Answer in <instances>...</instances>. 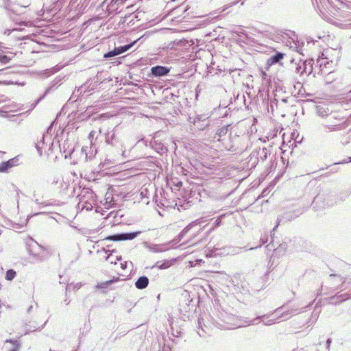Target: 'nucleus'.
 Here are the masks:
<instances>
[{"label": "nucleus", "instance_id": "nucleus-18", "mask_svg": "<svg viewBox=\"0 0 351 351\" xmlns=\"http://www.w3.org/2000/svg\"><path fill=\"white\" fill-rule=\"evenodd\" d=\"M121 259V256H117L115 258L113 257V256L112 254H110L107 256L106 258V261H108L111 264H114L116 265L117 264V262L118 261H120Z\"/></svg>", "mask_w": 351, "mask_h": 351}, {"label": "nucleus", "instance_id": "nucleus-10", "mask_svg": "<svg viewBox=\"0 0 351 351\" xmlns=\"http://www.w3.org/2000/svg\"><path fill=\"white\" fill-rule=\"evenodd\" d=\"M284 58V53L277 52L274 56H271L268 60V62L270 64L278 63Z\"/></svg>", "mask_w": 351, "mask_h": 351}, {"label": "nucleus", "instance_id": "nucleus-34", "mask_svg": "<svg viewBox=\"0 0 351 351\" xmlns=\"http://www.w3.org/2000/svg\"><path fill=\"white\" fill-rule=\"evenodd\" d=\"M221 132L223 133V128L221 130Z\"/></svg>", "mask_w": 351, "mask_h": 351}, {"label": "nucleus", "instance_id": "nucleus-36", "mask_svg": "<svg viewBox=\"0 0 351 351\" xmlns=\"http://www.w3.org/2000/svg\"><path fill=\"white\" fill-rule=\"evenodd\" d=\"M278 224H280V222H278V224L276 225V227H278Z\"/></svg>", "mask_w": 351, "mask_h": 351}, {"label": "nucleus", "instance_id": "nucleus-26", "mask_svg": "<svg viewBox=\"0 0 351 351\" xmlns=\"http://www.w3.org/2000/svg\"><path fill=\"white\" fill-rule=\"evenodd\" d=\"M347 295H348L347 294H342V295L337 296V298H341L340 301L343 302L349 298V297Z\"/></svg>", "mask_w": 351, "mask_h": 351}, {"label": "nucleus", "instance_id": "nucleus-2", "mask_svg": "<svg viewBox=\"0 0 351 351\" xmlns=\"http://www.w3.org/2000/svg\"><path fill=\"white\" fill-rule=\"evenodd\" d=\"M190 122L193 123V125L200 130H204L206 127L209 125L210 121L208 120V117L205 114L198 115L197 117L192 119L190 117Z\"/></svg>", "mask_w": 351, "mask_h": 351}, {"label": "nucleus", "instance_id": "nucleus-4", "mask_svg": "<svg viewBox=\"0 0 351 351\" xmlns=\"http://www.w3.org/2000/svg\"><path fill=\"white\" fill-rule=\"evenodd\" d=\"M141 233V231L134 232L120 233L110 236L109 239L113 241L132 240L137 236H138Z\"/></svg>", "mask_w": 351, "mask_h": 351}, {"label": "nucleus", "instance_id": "nucleus-37", "mask_svg": "<svg viewBox=\"0 0 351 351\" xmlns=\"http://www.w3.org/2000/svg\"><path fill=\"white\" fill-rule=\"evenodd\" d=\"M278 224H280V222H278V224L276 225V227H278Z\"/></svg>", "mask_w": 351, "mask_h": 351}, {"label": "nucleus", "instance_id": "nucleus-5", "mask_svg": "<svg viewBox=\"0 0 351 351\" xmlns=\"http://www.w3.org/2000/svg\"><path fill=\"white\" fill-rule=\"evenodd\" d=\"M135 43H136V40L130 44L125 45L124 46L115 47L112 51H110L106 53L104 55V58H108L114 57L115 56L120 55V54L127 51L128 50H129L134 45Z\"/></svg>", "mask_w": 351, "mask_h": 351}, {"label": "nucleus", "instance_id": "nucleus-31", "mask_svg": "<svg viewBox=\"0 0 351 351\" xmlns=\"http://www.w3.org/2000/svg\"><path fill=\"white\" fill-rule=\"evenodd\" d=\"M285 34L287 36H288L289 38H291V36H295V35H294V33H293V32H289V34H288V33H285Z\"/></svg>", "mask_w": 351, "mask_h": 351}, {"label": "nucleus", "instance_id": "nucleus-30", "mask_svg": "<svg viewBox=\"0 0 351 351\" xmlns=\"http://www.w3.org/2000/svg\"><path fill=\"white\" fill-rule=\"evenodd\" d=\"M332 342V340L331 339H328L327 341H326V348L327 349L329 350V348H330V343Z\"/></svg>", "mask_w": 351, "mask_h": 351}, {"label": "nucleus", "instance_id": "nucleus-7", "mask_svg": "<svg viewBox=\"0 0 351 351\" xmlns=\"http://www.w3.org/2000/svg\"><path fill=\"white\" fill-rule=\"evenodd\" d=\"M170 243H165V244H155V245H149L147 246V248L150 252L153 253H160L162 252L167 251L169 247L167 245H169Z\"/></svg>", "mask_w": 351, "mask_h": 351}, {"label": "nucleus", "instance_id": "nucleus-20", "mask_svg": "<svg viewBox=\"0 0 351 351\" xmlns=\"http://www.w3.org/2000/svg\"><path fill=\"white\" fill-rule=\"evenodd\" d=\"M198 324H199V329H198L197 333L200 337H204V334L206 333V329L203 328V326L202 325L201 320L199 319L198 320Z\"/></svg>", "mask_w": 351, "mask_h": 351}, {"label": "nucleus", "instance_id": "nucleus-27", "mask_svg": "<svg viewBox=\"0 0 351 351\" xmlns=\"http://www.w3.org/2000/svg\"><path fill=\"white\" fill-rule=\"evenodd\" d=\"M330 278L331 279H333V278L335 279V280L337 279L338 281H341L342 280V278L341 277L333 275V274L330 275Z\"/></svg>", "mask_w": 351, "mask_h": 351}, {"label": "nucleus", "instance_id": "nucleus-19", "mask_svg": "<svg viewBox=\"0 0 351 351\" xmlns=\"http://www.w3.org/2000/svg\"><path fill=\"white\" fill-rule=\"evenodd\" d=\"M16 276V271L13 269H9L6 272L5 278L8 280H12Z\"/></svg>", "mask_w": 351, "mask_h": 351}, {"label": "nucleus", "instance_id": "nucleus-33", "mask_svg": "<svg viewBox=\"0 0 351 351\" xmlns=\"http://www.w3.org/2000/svg\"><path fill=\"white\" fill-rule=\"evenodd\" d=\"M125 265H126V263H125V265L121 264V267H122V268H123V269H124V268H125Z\"/></svg>", "mask_w": 351, "mask_h": 351}, {"label": "nucleus", "instance_id": "nucleus-8", "mask_svg": "<svg viewBox=\"0 0 351 351\" xmlns=\"http://www.w3.org/2000/svg\"><path fill=\"white\" fill-rule=\"evenodd\" d=\"M16 159L12 158L0 164V172H6L9 169L16 165Z\"/></svg>", "mask_w": 351, "mask_h": 351}, {"label": "nucleus", "instance_id": "nucleus-23", "mask_svg": "<svg viewBox=\"0 0 351 351\" xmlns=\"http://www.w3.org/2000/svg\"><path fill=\"white\" fill-rule=\"evenodd\" d=\"M158 263H156V265H158ZM169 262H165L163 263L162 265H157V267L159 268V269H167L169 267Z\"/></svg>", "mask_w": 351, "mask_h": 351}, {"label": "nucleus", "instance_id": "nucleus-21", "mask_svg": "<svg viewBox=\"0 0 351 351\" xmlns=\"http://www.w3.org/2000/svg\"><path fill=\"white\" fill-rule=\"evenodd\" d=\"M44 144V135H43L41 141L36 144V148L39 153V155H42V145Z\"/></svg>", "mask_w": 351, "mask_h": 351}, {"label": "nucleus", "instance_id": "nucleus-28", "mask_svg": "<svg viewBox=\"0 0 351 351\" xmlns=\"http://www.w3.org/2000/svg\"><path fill=\"white\" fill-rule=\"evenodd\" d=\"M126 0H111V2H114L117 5L123 4Z\"/></svg>", "mask_w": 351, "mask_h": 351}, {"label": "nucleus", "instance_id": "nucleus-12", "mask_svg": "<svg viewBox=\"0 0 351 351\" xmlns=\"http://www.w3.org/2000/svg\"><path fill=\"white\" fill-rule=\"evenodd\" d=\"M119 280V278H114L112 280H107L106 282H100V283H98L97 285V289H106L108 288L110 285H111L112 283H114V282H117Z\"/></svg>", "mask_w": 351, "mask_h": 351}, {"label": "nucleus", "instance_id": "nucleus-15", "mask_svg": "<svg viewBox=\"0 0 351 351\" xmlns=\"http://www.w3.org/2000/svg\"><path fill=\"white\" fill-rule=\"evenodd\" d=\"M189 230V228L188 227L185 228L180 234L178 236L177 238L174 239L173 241H170L169 243H178V242H180L183 237L184 236V234L187 232V231Z\"/></svg>", "mask_w": 351, "mask_h": 351}, {"label": "nucleus", "instance_id": "nucleus-16", "mask_svg": "<svg viewBox=\"0 0 351 351\" xmlns=\"http://www.w3.org/2000/svg\"><path fill=\"white\" fill-rule=\"evenodd\" d=\"M317 113L322 117H325L328 115V110L323 107L318 106L317 108Z\"/></svg>", "mask_w": 351, "mask_h": 351}, {"label": "nucleus", "instance_id": "nucleus-35", "mask_svg": "<svg viewBox=\"0 0 351 351\" xmlns=\"http://www.w3.org/2000/svg\"><path fill=\"white\" fill-rule=\"evenodd\" d=\"M278 224H280V222H278V224L276 225V227H278Z\"/></svg>", "mask_w": 351, "mask_h": 351}, {"label": "nucleus", "instance_id": "nucleus-24", "mask_svg": "<svg viewBox=\"0 0 351 351\" xmlns=\"http://www.w3.org/2000/svg\"><path fill=\"white\" fill-rule=\"evenodd\" d=\"M156 149L158 150V152H165L167 151V149L166 147L163 146L162 145H160L158 144V147H156Z\"/></svg>", "mask_w": 351, "mask_h": 351}, {"label": "nucleus", "instance_id": "nucleus-9", "mask_svg": "<svg viewBox=\"0 0 351 351\" xmlns=\"http://www.w3.org/2000/svg\"><path fill=\"white\" fill-rule=\"evenodd\" d=\"M149 279L146 276H141L135 282V286L138 289H143L148 286Z\"/></svg>", "mask_w": 351, "mask_h": 351}, {"label": "nucleus", "instance_id": "nucleus-14", "mask_svg": "<svg viewBox=\"0 0 351 351\" xmlns=\"http://www.w3.org/2000/svg\"><path fill=\"white\" fill-rule=\"evenodd\" d=\"M88 88V86L87 83L84 84L80 87H79L77 90H75L74 91V93L76 95H82L87 91Z\"/></svg>", "mask_w": 351, "mask_h": 351}, {"label": "nucleus", "instance_id": "nucleus-17", "mask_svg": "<svg viewBox=\"0 0 351 351\" xmlns=\"http://www.w3.org/2000/svg\"><path fill=\"white\" fill-rule=\"evenodd\" d=\"M13 56H9L8 55H0V62L2 64H6L10 62Z\"/></svg>", "mask_w": 351, "mask_h": 351}, {"label": "nucleus", "instance_id": "nucleus-25", "mask_svg": "<svg viewBox=\"0 0 351 351\" xmlns=\"http://www.w3.org/2000/svg\"><path fill=\"white\" fill-rule=\"evenodd\" d=\"M109 134H108V136H106V143H107L108 144H111V143H112V138H113V137H114V133H112V135H111V137H110V136H109Z\"/></svg>", "mask_w": 351, "mask_h": 351}, {"label": "nucleus", "instance_id": "nucleus-11", "mask_svg": "<svg viewBox=\"0 0 351 351\" xmlns=\"http://www.w3.org/2000/svg\"><path fill=\"white\" fill-rule=\"evenodd\" d=\"M5 343L12 344V348L8 351H19L21 348V343L17 340L7 339Z\"/></svg>", "mask_w": 351, "mask_h": 351}, {"label": "nucleus", "instance_id": "nucleus-32", "mask_svg": "<svg viewBox=\"0 0 351 351\" xmlns=\"http://www.w3.org/2000/svg\"><path fill=\"white\" fill-rule=\"evenodd\" d=\"M95 135V132L94 131H91L90 133H89V135H88V138L89 139L93 138Z\"/></svg>", "mask_w": 351, "mask_h": 351}, {"label": "nucleus", "instance_id": "nucleus-29", "mask_svg": "<svg viewBox=\"0 0 351 351\" xmlns=\"http://www.w3.org/2000/svg\"><path fill=\"white\" fill-rule=\"evenodd\" d=\"M325 59H326V58H322L318 59V61H317V62H319L320 66H322V64H326Z\"/></svg>", "mask_w": 351, "mask_h": 351}, {"label": "nucleus", "instance_id": "nucleus-3", "mask_svg": "<svg viewBox=\"0 0 351 351\" xmlns=\"http://www.w3.org/2000/svg\"><path fill=\"white\" fill-rule=\"evenodd\" d=\"M337 88L348 92V99H351V79L348 76L343 77L337 83Z\"/></svg>", "mask_w": 351, "mask_h": 351}, {"label": "nucleus", "instance_id": "nucleus-13", "mask_svg": "<svg viewBox=\"0 0 351 351\" xmlns=\"http://www.w3.org/2000/svg\"><path fill=\"white\" fill-rule=\"evenodd\" d=\"M338 125L339 124L337 123V121H331L329 124H325L323 125V127L325 129L328 130V131H335L338 130Z\"/></svg>", "mask_w": 351, "mask_h": 351}, {"label": "nucleus", "instance_id": "nucleus-38", "mask_svg": "<svg viewBox=\"0 0 351 351\" xmlns=\"http://www.w3.org/2000/svg\"><path fill=\"white\" fill-rule=\"evenodd\" d=\"M32 306H30V307L29 308L28 311H29L32 309Z\"/></svg>", "mask_w": 351, "mask_h": 351}, {"label": "nucleus", "instance_id": "nucleus-1", "mask_svg": "<svg viewBox=\"0 0 351 351\" xmlns=\"http://www.w3.org/2000/svg\"><path fill=\"white\" fill-rule=\"evenodd\" d=\"M281 309H282V308H277L274 313H272L269 315H264L263 316H258L254 320L250 321L248 324L249 325L255 324L256 320L263 318V322H264V324L269 326V325H271V324L275 323V322H276L280 318H282L284 317H287L284 319H286L289 317L298 313L296 309H291V310L280 313Z\"/></svg>", "mask_w": 351, "mask_h": 351}, {"label": "nucleus", "instance_id": "nucleus-22", "mask_svg": "<svg viewBox=\"0 0 351 351\" xmlns=\"http://www.w3.org/2000/svg\"><path fill=\"white\" fill-rule=\"evenodd\" d=\"M348 285H351V281L347 280H344L343 281L342 284L341 285V286L339 287H338L337 289H349L350 286H348Z\"/></svg>", "mask_w": 351, "mask_h": 351}, {"label": "nucleus", "instance_id": "nucleus-6", "mask_svg": "<svg viewBox=\"0 0 351 351\" xmlns=\"http://www.w3.org/2000/svg\"><path fill=\"white\" fill-rule=\"evenodd\" d=\"M169 68L163 66H156L151 69L152 74L154 77L165 76L169 73Z\"/></svg>", "mask_w": 351, "mask_h": 351}]
</instances>
